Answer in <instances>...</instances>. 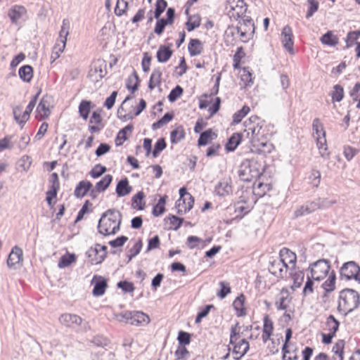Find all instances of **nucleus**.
Segmentation results:
<instances>
[{
	"mask_svg": "<svg viewBox=\"0 0 360 360\" xmlns=\"http://www.w3.org/2000/svg\"><path fill=\"white\" fill-rule=\"evenodd\" d=\"M121 223V212L115 209L108 210L98 221V232L104 236L115 234L120 230Z\"/></svg>",
	"mask_w": 360,
	"mask_h": 360,
	"instance_id": "nucleus-1",
	"label": "nucleus"
},
{
	"mask_svg": "<svg viewBox=\"0 0 360 360\" xmlns=\"http://www.w3.org/2000/svg\"><path fill=\"white\" fill-rule=\"evenodd\" d=\"M360 304L359 294L353 289L346 288L340 292L338 310L347 315Z\"/></svg>",
	"mask_w": 360,
	"mask_h": 360,
	"instance_id": "nucleus-2",
	"label": "nucleus"
},
{
	"mask_svg": "<svg viewBox=\"0 0 360 360\" xmlns=\"http://www.w3.org/2000/svg\"><path fill=\"white\" fill-rule=\"evenodd\" d=\"M257 162L254 160H245L240 167L239 175L244 181H251L261 175Z\"/></svg>",
	"mask_w": 360,
	"mask_h": 360,
	"instance_id": "nucleus-3",
	"label": "nucleus"
},
{
	"mask_svg": "<svg viewBox=\"0 0 360 360\" xmlns=\"http://www.w3.org/2000/svg\"><path fill=\"white\" fill-rule=\"evenodd\" d=\"M262 122L260 121L259 117L256 115L251 116L248 120H246L244 122V131L247 133V135L248 136L251 134V136L249 137L251 142H253L256 140H259V138L261 135V130L262 128Z\"/></svg>",
	"mask_w": 360,
	"mask_h": 360,
	"instance_id": "nucleus-4",
	"label": "nucleus"
},
{
	"mask_svg": "<svg viewBox=\"0 0 360 360\" xmlns=\"http://www.w3.org/2000/svg\"><path fill=\"white\" fill-rule=\"evenodd\" d=\"M341 279H354L360 283V266L354 261L345 262L340 269Z\"/></svg>",
	"mask_w": 360,
	"mask_h": 360,
	"instance_id": "nucleus-5",
	"label": "nucleus"
},
{
	"mask_svg": "<svg viewBox=\"0 0 360 360\" xmlns=\"http://www.w3.org/2000/svg\"><path fill=\"white\" fill-rule=\"evenodd\" d=\"M311 278L316 281H321L324 278L329 270L330 266L329 262L327 259H321L309 266Z\"/></svg>",
	"mask_w": 360,
	"mask_h": 360,
	"instance_id": "nucleus-6",
	"label": "nucleus"
},
{
	"mask_svg": "<svg viewBox=\"0 0 360 360\" xmlns=\"http://www.w3.org/2000/svg\"><path fill=\"white\" fill-rule=\"evenodd\" d=\"M107 247L100 244H96L94 247H91L86 252V255L89 259V262L92 265L99 264L106 257Z\"/></svg>",
	"mask_w": 360,
	"mask_h": 360,
	"instance_id": "nucleus-7",
	"label": "nucleus"
},
{
	"mask_svg": "<svg viewBox=\"0 0 360 360\" xmlns=\"http://www.w3.org/2000/svg\"><path fill=\"white\" fill-rule=\"evenodd\" d=\"M230 11L229 15L231 18L238 20L240 18L247 16L248 5L244 0H229Z\"/></svg>",
	"mask_w": 360,
	"mask_h": 360,
	"instance_id": "nucleus-8",
	"label": "nucleus"
},
{
	"mask_svg": "<svg viewBox=\"0 0 360 360\" xmlns=\"http://www.w3.org/2000/svg\"><path fill=\"white\" fill-rule=\"evenodd\" d=\"M52 97L46 94L41 99L37 107V117L39 120L46 119L51 114Z\"/></svg>",
	"mask_w": 360,
	"mask_h": 360,
	"instance_id": "nucleus-9",
	"label": "nucleus"
},
{
	"mask_svg": "<svg viewBox=\"0 0 360 360\" xmlns=\"http://www.w3.org/2000/svg\"><path fill=\"white\" fill-rule=\"evenodd\" d=\"M268 269L271 274L278 278H282L286 274L288 266L286 262L279 259L271 262Z\"/></svg>",
	"mask_w": 360,
	"mask_h": 360,
	"instance_id": "nucleus-10",
	"label": "nucleus"
},
{
	"mask_svg": "<svg viewBox=\"0 0 360 360\" xmlns=\"http://www.w3.org/2000/svg\"><path fill=\"white\" fill-rule=\"evenodd\" d=\"M293 35L291 27L285 25L282 30L281 40L283 47L290 53H293Z\"/></svg>",
	"mask_w": 360,
	"mask_h": 360,
	"instance_id": "nucleus-11",
	"label": "nucleus"
},
{
	"mask_svg": "<svg viewBox=\"0 0 360 360\" xmlns=\"http://www.w3.org/2000/svg\"><path fill=\"white\" fill-rule=\"evenodd\" d=\"M91 283H94L92 294L96 297L103 295L105 293L106 288H108L106 279H105L101 276H94Z\"/></svg>",
	"mask_w": 360,
	"mask_h": 360,
	"instance_id": "nucleus-12",
	"label": "nucleus"
},
{
	"mask_svg": "<svg viewBox=\"0 0 360 360\" xmlns=\"http://www.w3.org/2000/svg\"><path fill=\"white\" fill-rule=\"evenodd\" d=\"M103 62L101 61H98L93 65L89 73V77L92 81L96 82L105 77L106 70L103 68Z\"/></svg>",
	"mask_w": 360,
	"mask_h": 360,
	"instance_id": "nucleus-13",
	"label": "nucleus"
},
{
	"mask_svg": "<svg viewBox=\"0 0 360 360\" xmlns=\"http://www.w3.org/2000/svg\"><path fill=\"white\" fill-rule=\"evenodd\" d=\"M59 321L61 324L66 327H75L81 324L82 318L79 316L72 314H62Z\"/></svg>",
	"mask_w": 360,
	"mask_h": 360,
	"instance_id": "nucleus-14",
	"label": "nucleus"
},
{
	"mask_svg": "<svg viewBox=\"0 0 360 360\" xmlns=\"http://www.w3.org/2000/svg\"><path fill=\"white\" fill-rule=\"evenodd\" d=\"M334 202L328 201L326 199L319 198L316 200L307 202L305 205V210L310 214L318 209L325 208L331 205Z\"/></svg>",
	"mask_w": 360,
	"mask_h": 360,
	"instance_id": "nucleus-15",
	"label": "nucleus"
},
{
	"mask_svg": "<svg viewBox=\"0 0 360 360\" xmlns=\"http://www.w3.org/2000/svg\"><path fill=\"white\" fill-rule=\"evenodd\" d=\"M232 345H233V353L236 355L234 356L236 360H239L243 356L250 348L248 342L245 339L240 340L238 342H236L235 344Z\"/></svg>",
	"mask_w": 360,
	"mask_h": 360,
	"instance_id": "nucleus-16",
	"label": "nucleus"
},
{
	"mask_svg": "<svg viewBox=\"0 0 360 360\" xmlns=\"http://www.w3.org/2000/svg\"><path fill=\"white\" fill-rule=\"evenodd\" d=\"M186 199H179L176 202V208L179 214H183L193 208L194 198L191 194H188V202H186Z\"/></svg>",
	"mask_w": 360,
	"mask_h": 360,
	"instance_id": "nucleus-17",
	"label": "nucleus"
},
{
	"mask_svg": "<svg viewBox=\"0 0 360 360\" xmlns=\"http://www.w3.org/2000/svg\"><path fill=\"white\" fill-rule=\"evenodd\" d=\"M231 179H224L219 182L215 187V192L219 196H226L232 193Z\"/></svg>",
	"mask_w": 360,
	"mask_h": 360,
	"instance_id": "nucleus-18",
	"label": "nucleus"
},
{
	"mask_svg": "<svg viewBox=\"0 0 360 360\" xmlns=\"http://www.w3.org/2000/svg\"><path fill=\"white\" fill-rule=\"evenodd\" d=\"M22 259V250L15 246L10 252L7 259V265L10 268H13L15 264H18Z\"/></svg>",
	"mask_w": 360,
	"mask_h": 360,
	"instance_id": "nucleus-19",
	"label": "nucleus"
},
{
	"mask_svg": "<svg viewBox=\"0 0 360 360\" xmlns=\"http://www.w3.org/2000/svg\"><path fill=\"white\" fill-rule=\"evenodd\" d=\"M132 191V187L129 185L127 178H124L117 184L115 192L118 197L127 195Z\"/></svg>",
	"mask_w": 360,
	"mask_h": 360,
	"instance_id": "nucleus-20",
	"label": "nucleus"
},
{
	"mask_svg": "<svg viewBox=\"0 0 360 360\" xmlns=\"http://www.w3.org/2000/svg\"><path fill=\"white\" fill-rule=\"evenodd\" d=\"M292 301L288 290L283 289L281 292V297L275 302V305L278 310H285L288 307Z\"/></svg>",
	"mask_w": 360,
	"mask_h": 360,
	"instance_id": "nucleus-21",
	"label": "nucleus"
},
{
	"mask_svg": "<svg viewBox=\"0 0 360 360\" xmlns=\"http://www.w3.org/2000/svg\"><path fill=\"white\" fill-rule=\"evenodd\" d=\"M150 322L149 316L139 311H132L131 321L130 324L134 326L147 325Z\"/></svg>",
	"mask_w": 360,
	"mask_h": 360,
	"instance_id": "nucleus-22",
	"label": "nucleus"
},
{
	"mask_svg": "<svg viewBox=\"0 0 360 360\" xmlns=\"http://www.w3.org/2000/svg\"><path fill=\"white\" fill-rule=\"evenodd\" d=\"M188 49L191 56L200 55L203 51V46L198 39H191L189 41Z\"/></svg>",
	"mask_w": 360,
	"mask_h": 360,
	"instance_id": "nucleus-23",
	"label": "nucleus"
},
{
	"mask_svg": "<svg viewBox=\"0 0 360 360\" xmlns=\"http://www.w3.org/2000/svg\"><path fill=\"white\" fill-rule=\"evenodd\" d=\"M92 184L88 181H80L75 190V195L77 198L84 197L91 190Z\"/></svg>",
	"mask_w": 360,
	"mask_h": 360,
	"instance_id": "nucleus-24",
	"label": "nucleus"
},
{
	"mask_svg": "<svg viewBox=\"0 0 360 360\" xmlns=\"http://www.w3.org/2000/svg\"><path fill=\"white\" fill-rule=\"evenodd\" d=\"M25 13V8L21 6H15L8 11V16L12 22L17 23L19 19L22 18Z\"/></svg>",
	"mask_w": 360,
	"mask_h": 360,
	"instance_id": "nucleus-25",
	"label": "nucleus"
},
{
	"mask_svg": "<svg viewBox=\"0 0 360 360\" xmlns=\"http://www.w3.org/2000/svg\"><path fill=\"white\" fill-rule=\"evenodd\" d=\"M134 129V127L131 124H128L123 129L119 131V132L117 134L116 139H115V144L117 146H122L127 139V134L129 133L131 134L132 130Z\"/></svg>",
	"mask_w": 360,
	"mask_h": 360,
	"instance_id": "nucleus-26",
	"label": "nucleus"
},
{
	"mask_svg": "<svg viewBox=\"0 0 360 360\" xmlns=\"http://www.w3.org/2000/svg\"><path fill=\"white\" fill-rule=\"evenodd\" d=\"M162 71L160 68H155L153 70L150 75L148 88L153 90L155 86H160L161 83Z\"/></svg>",
	"mask_w": 360,
	"mask_h": 360,
	"instance_id": "nucleus-27",
	"label": "nucleus"
},
{
	"mask_svg": "<svg viewBox=\"0 0 360 360\" xmlns=\"http://www.w3.org/2000/svg\"><path fill=\"white\" fill-rule=\"evenodd\" d=\"M242 136L239 133H234L228 140L225 148L227 151H233L240 143Z\"/></svg>",
	"mask_w": 360,
	"mask_h": 360,
	"instance_id": "nucleus-28",
	"label": "nucleus"
},
{
	"mask_svg": "<svg viewBox=\"0 0 360 360\" xmlns=\"http://www.w3.org/2000/svg\"><path fill=\"white\" fill-rule=\"evenodd\" d=\"M237 26H240L242 30H247L255 34V23L250 16H245L238 20Z\"/></svg>",
	"mask_w": 360,
	"mask_h": 360,
	"instance_id": "nucleus-29",
	"label": "nucleus"
},
{
	"mask_svg": "<svg viewBox=\"0 0 360 360\" xmlns=\"http://www.w3.org/2000/svg\"><path fill=\"white\" fill-rule=\"evenodd\" d=\"M172 51L166 46H160L157 52V59L160 63L167 62L172 56Z\"/></svg>",
	"mask_w": 360,
	"mask_h": 360,
	"instance_id": "nucleus-30",
	"label": "nucleus"
},
{
	"mask_svg": "<svg viewBox=\"0 0 360 360\" xmlns=\"http://www.w3.org/2000/svg\"><path fill=\"white\" fill-rule=\"evenodd\" d=\"M20 78L25 82H30L33 77V68L31 65H25L19 69Z\"/></svg>",
	"mask_w": 360,
	"mask_h": 360,
	"instance_id": "nucleus-31",
	"label": "nucleus"
},
{
	"mask_svg": "<svg viewBox=\"0 0 360 360\" xmlns=\"http://www.w3.org/2000/svg\"><path fill=\"white\" fill-rule=\"evenodd\" d=\"M185 138V131L184 127L181 125L176 127L171 131L170 140L172 143L176 144Z\"/></svg>",
	"mask_w": 360,
	"mask_h": 360,
	"instance_id": "nucleus-32",
	"label": "nucleus"
},
{
	"mask_svg": "<svg viewBox=\"0 0 360 360\" xmlns=\"http://www.w3.org/2000/svg\"><path fill=\"white\" fill-rule=\"evenodd\" d=\"M144 198L145 195L143 191L138 192L131 199L132 207L134 209L143 210L146 205V202L143 200Z\"/></svg>",
	"mask_w": 360,
	"mask_h": 360,
	"instance_id": "nucleus-33",
	"label": "nucleus"
},
{
	"mask_svg": "<svg viewBox=\"0 0 360 360\" xmlns=\"http://www.w3.org/2000/svg\"><path fill=\"white\" fill-rule=\"evenodd\" d=\"M280 259L287 263V261L290 264H295L296 262V255L288 248H283L280 251Z\"/></svg>",
	"mask_w": 360,
	"mask_h": 360,
	"instance_id": "nucleus-34",
	"label": "nucleus"
},
{
	"mask_svg": "<svg viewBox=\"0 0 360 360\" xmlns=\"http://www.w3.org/2000/svg\"><path fill=\"white\" fill-rule=\"evenodd\" d=\"M168 225L167 229L170 230H177L179 229L184 221V219L177 217L174 215H170L165 219Z\"/></svg>",
	"mask_w": 360,
	"mask_h": 360,
	"instance_id": "nucleus-35",
	"label": "nucleus"
},
{
	"mask_svg": "<svg viewBox=\"0 0 360 360\" xmlns=\"http://www.w3.org/2000/svg\"><path fill=\"white\" fill-rule=\"evenodd\" d=\"M112 181V176L110 174L105 175L101 181L96 183L95 189L97 192L105 191Z\"/></svg>",
	"mask_w": 360,
	"mask_h": 360,
	"instance_id": "nucleus-36",
	"label": "nucleus"
},
{
	"mask_svg": "<svg viewBox=\"0 0 360 360\" xmlns=\"http://www.w3.org/2000/svg\"><path fill=\"white\" fill-rule=\"evenodd\" d=\"M333 102H340L344 98V89L340 84H335L330 93Z\"/></svg>",
	"mask_w": 360,
	"mask_h": 360,
	"instance_id": "nucleus-37",
	"label": "nucleus"
},
{
	"mask_svg": "<svg viewBox=\"0 0 360 360\" xmlns=\"http://www.w3.org/2000/svg\"><path fill=\"white\" fill-rule=\"evenodd\" d=\"M321 41L322 44L334 46L338 43V38L333 35L331 31L327 32L321 37Z\"/></svg>",
	"mask_w": 360,
	"mask_h": 360,
	"instance_id": "nucleus-38",
	"label": "nucleus"
},
{
	"mask_svg": "<svg viewBox=\"0 0 360 360\" xmlns=\"http://www.w3.org/2000/svg\"><path fill=\"white\" fill-rule=\"evenodd\" d=\"M91 101L83 100L79 105V115L85 120L89 117V115L91 110Z\"/></svg>",
	"mask_w": 360,
	"mask_h": 360,
	"instance_id": "nucleus-39",
	"label": "nucleus"
},
{
	"mask_svg": "<svg viewBox=\"0 0 360 360\" xmlns=\"http://www.w3.org/2000/svg\"><path fill=\"white\" fill-rule=\"evenodd\" d=\"M200 25V17L199 15H193L188 17L186 22V27L188 32H191Z\"/></svg>",
	"mask_w": 360,
	"mask_h": 360,
	"instance_id": "nucleus-40",
	"label": "nucleus"
},
{
	"mask_svg": "<svg viewBox=\"0 0 360 360\" xmlns=\"http://www.w3.org/2000/svg\"><path fill=\"white\" fill-rule=\"evenodd\" d=\"M167 198V195L161 197L158 200V202L154 206L153 210V214L155 217H159L165 212V205L166 203Z\"/></svg>",
	"mask_w": 360,
	"mask_h": 360,
	"instance_id": "nucleus-41",
	"label": "nucleus"
},
{
	"mask_svg": "<svg viewBox=\"0 0 360 360\" xmlns=\"http://www.w3.org/2000/svg\"><path fill=\"white\" fill-rule=\"evenodd\" d=\"M326 325L329 333L335 334L338 330L340 322L334 317L333 315H330L327 318Z\"/></svg>",
	"mask_w": 360,
	"mask_h": 360,
	"instance_id": "nucleus-42",
	"label": "nucleus"
},
{
	"mask_svg": "<svg viewBox=\"0 0 360 360\" xmlns=\"http://www.w3.org/2000/svg\"><path fill=\"white\" fill-rule=\"evenodd\" d=\"M139 78L136 72H133L132 77H129L127 82V88L133 94L139 87Z\"/></svg>",
	"mask_w": 360,
	"mask_h": 360,
	"instance_id": "nucleus-43",
	"label": "nucleus"
},
{
	"mask_svg": "<svg viewBox=\"0 0 360 360\" xmlns=\"http://www.w3.org/2000/svg\"><path fill=\"white\" fill-rule=\"evenodd\" d=\"M129 99H131V96H127L124 101L122 102V105L117 109V117L123 122H126L129 120H132L134 118L133 115L125 113L126 110L123 107V104Z\"/></svg>",
	"mask_w": 360,
	"mask_h": 360,
	"instance_id": "nucleus-44",
	"label": "nucleus"
},
{
	"mask_svg": "<svg viewBox=\"0 0 360 360\" xmlns=\"http://www.w3.org/2000/svg\"><path fill=\"white\" fill-rule=\"evenodd\" d=\"M212 135L217 136L210 129L202 132L198 141V146H205L207 144L209 141L212 139Z\"/></svg>",
	"mask_w": 360,
	"mask_h": 360,
	"instance_id": "nucleus-45",
	"label": "nucleus"
},
{
	"mask_svg": "<svg viewBox=\"0 0 360 360\" xmlns=\"http://www.w3.org/2000/svg\"><path fill=\"white\" fill-rule=\"evenodd\" d=\"M250 112V108L244 105L240 110L235 112L233 115V123L238 124L243 118Z\"/></svg>",
	"mask_w": 360,
	"mask_h": 360,
	"instance_id": "nucleus-46",
	"label": "nucleus"
},
{
	"mask_svg": "<svg viewBox=\"0 0 360 360\" xmlns=\"http://www.w3.org/2000/svg\"><path fill=\"white\" fill-rule=\"evenodd\" d=\"M336 276L334 271H333L328 278L323 283V288L327 292H331L335 289Z\"/></svg>",
	"mask_w": 360,
	"mask_h": 360,
	"instance_id": "nucleus-47",
	"label": "nucleus"
},
{
	"mask_svg": "<svg viewBox=\"0 0 360 360\" xmlns=\"http://www.w3.org/2000/svg\"><path fill=\"white\" fill-rule=\"evenodd\" d=\"M76 261V257L74 254H68L64 256H63L59 262H58V267L60 268H64L66 266H68L73 262Z\"/></svg>",
	"mask_w": 360,
	"mask_h": 360,
	"instance_id": "nucleus-48",
	"label": "nucleus"
},
{
	"mask_svg": "<svg viewBox=\"0 0 360 360\" xmlns=\"http://www.w3.org/2000/svg\"><path fill=\"white\" fill-rule=\"evenodd\" d=\"M360 37V30H356L348 32L345 39L346 48L351 47L354 43Z\"/></svg>",
	"mask_w": 360,
	"mask_h": 360,
	"instance_id": "nucleus-49",
	"label": "nucleus"
},
{
	"mask_svg": "<svg viewBox=\"0 0 360 360\" xmlns=\"http://www.w3.org/2000/svg\"><path fill=\"white\" fill-rule=\"evenodd\" d=\"M167 3L165 0H157L154 11V18L156 19H159L162 13L167 8Z\"/></svg>",
	"mask_w": 360,
	"mask_h": 360,
	"instance_id": "nucleus-50",
	"label": "nucleus"
},
{
	"mask_svg": "<svg viewBox=\"0 0 360 360\" xmlns=\"http://www.w3.org/2000/svg\"><path fill=\"white\" fill-rule=\"evenodd\" d=\"M13 112L15 120L20 124L25 123L30 117V115H27V116H26L25 118V112H24L23 114L21 115V108L20 107L14 108Z\"/></svg>",
	"mask_w": 360,
	"mask_h": 360,
	"instance_id": "nucleus-51",
	"label": "nucleus"
},
{
	"mask_svg": "<svg viewBox=\"0 0 360 360\" xmlns=\"http://www.w3.org/2000/svg\"><path fill=\"white\" fill-rule=\"evenodd\" d=\"M345 347L344 340L338 341L333 347L332 351L338 356V360H343V352Z\"/></svg>",
	"mask_w": 360,
	"mask_h": 360,
	"instance_id": "nucleus-52",
	"label": "nucleus"
},
{
	"mask_svg": "<svg viewBox=\"0 0 360 360\" xmlns=\"http://www.w3.org/2000/svg\"><path fill=\"white\" fill-rule=\"evenodd\" d=\"M245 300V297L244 295L240 294L239 296H238L236 298V300H234V302L233 303V306L234 309L236 311H240V313L239 314V316H243L244 314L243 305H244Z\"/></svg>",
	"mask_w": 360,
	"mask_h": 360,
	"instance_id": "nucleus-53",
	"label": "nucleus"
},
{
	"mask_svg": "<svg viewBox=\"0 0 360 360\" xmlns=\"http://www.w3.org/2000/svg\"><path fill=\"white\" fill-rule=\"evenodd\" d=\"M142 241L139 239L134 246L129 250V254L127 255L128 262H130L133 257H136L139 254L141 248H142Z\"/></svg>",
	"mask_w": 360,
	"mask_h": 360,
	"instance_id": "nucleus-54",
	"label": "nucleus"
},
{
	"mask_svg": "<svg viewBox=\"0 0 360 360\" xmlns=\"http://www.w3.org/2000/svg\"><path fill=\"white\" fill-rule=\"evenodd\" d=\"M245 53L243 51V47L242 46L238 47V49H237V51L233 55V67L234 69H238L239 68L240 60L243 57H245Z\"/></svg>",
	"mask_w": 360,
	"mask_h": 360,
	"instance_id": "nucleus-55",
	"label": "nucleus"
},
{
	"mask_svg": "<svg viewBox=\"0 0 360 360\" xmlns=\"http://www.w3.org/2000/svg\"><path fill=\"white\" fill-rule=\"evenodd\" d=\"M128 7V3L125 0H117L115 8V13L117 16H121L125 13Z\"/></svg>",
	"mask_w": 360,
	"mask_h": 360,
	"instance_id": "nucleus-56",
	"label": "nucleus"
},
{
	"mask_svg": "<svg viewBox=\"0 0 360 360\" xmlns=\"http://www.w3.org/2000/svg\"><path fill=\"white\" fill-rule=\"evenodd\" d=\"M309 7L306 14V18H309L318 11L319 4L316 0H308Z\"/></svg>",
	"mask_w": 360,
	"mask_h": 360,
	"instance_id": "nucleus-57",
	"label": "nucleus"
},
{
	"mask_svg": "<svg viewBox=\"0 0 360 360\" xmlns=\"http://www.w3.org/2000/svg\"><path fill=\"white\" fill-rule=\"evenodd\" d=\"M167 146L165 139L161 138L158 140L155 144L154 150L153 151V155L154 158H157L160 153Z\"/></svg>",
	"mask_w": 360,
	"mask_h": 360,
	"instance_id": "nucleus-58",
	"label": "nucleus"
},
{
	"mask_svg": "<svg viewBox=\"0 0 360 360\" xmlns=\"http://www.w3.org/2000/svg\"><path fill=\"white\" fill-rule=\"evenodd\" d=\"M70 30V22L67 19H64L63 20V25L59 32V39L58 40L63 41V39H65L67 40V37L69 34Z\"/></svg>",
	"mask_w": 360,
	"mask_h": 360,
	"instance_id": "nucleus-59",
	"label": "nucleus"
},
{
	"mask_svg": "<svg viewBox=\"0 0 360 360\" xmlns=\"http://www.w3.org/2000/svg\"><path fill=\"white\" fill-rule=\"evenodd\" d=\"M106 170L107 169L105 166H102L101 165L98 164L94 166L89 174L92 178L96 179L103 175L106 172Z\"/></svg>",
	"mask_w": 360,
	"mask_h": 360,
	"instance_id": "nucleus-60",
	"label": "nucleus"
},
{
	"mask_svg": "<svg viewBox=\"0 0 360 360\" xmlns=\"http://www.w3.org/2000/svg\"><path fill=\"white\" fill-rule=\"evenodd\" d=\"M184 92L181 86L179 85L176 86L168 95V100L170 102H174L178 98H179Z\"/></svg>",
	"mask_w": 360,
	"mask_h": 360,
	"instance_id": "nucleus-61",
	"label": "nucleus"
},
{
	"mask_svg": "<svg viewBox=\"0 0 360 360\" xmlns=\"http://www.w3.org/2000/svg\"><path fill=\"white\" fill-rule=\"evenodd\" d=\"M237 33L239 34L240 40L243 43H247L254 35V33L242 30L240 26H238Z\"/></svg>",
	"mask_w": 360,
	"mask_h": 360,
	"instance_id": "nucleus-62",
	"label": "nucleus"
},
{
	"mask_svg": "<svg viewBox=\"0 0 360 360\" xmlns=\"http://www.w3.org/2000/svg\"><path fill=\"white\" fill-rule=\"evenodd\" d=\"M177 340L180 346L188 345L191 342V335L187 332L181 330L179 332Z\"/></svg>",
	"mask_w": 360,
	"mask_h": 360,
	"instance_id": "nucleus-63",
	"label": "nucleus"
},
{
	"mask_svg": "<svg viewBox=\"0 0 360 360\" xmlns=\"http://www.w3.org/2000/svg\"><path fill=\"white\" fill-rule=\"evenodd\" d=\"M50 187L49 189L53 190V192L58 191L60 188V183L58 176L56 173L51 174L49 179Z\"/></svg>",
	"mask_w": 360,
	"mask_h": 360,
	"instance_id": "nucleus-64",
	"label": "nucleus"
}]
</instances>
